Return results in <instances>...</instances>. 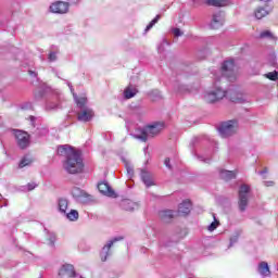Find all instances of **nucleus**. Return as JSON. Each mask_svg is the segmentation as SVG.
<instances>
[{
  "mask_svg": "<svg viewBox=\"0 0 278 278\" xmlns=\"http://www.w3.org/2000/svg\"><path fill=\"white\" fill-rule=\"evenodd\" d=\"M65 84H67V86L74 97V100L76 101L77 108H79L80 110H84V108H88V106H86L88 104V98H86V96L78 98L77 93H75V88H73V84H71V81H68V80H65Z\"/></svg>",
  "mask_w": 278,
  "mask_h": 278,
  "instance_id": "obj_11",
  "label": "nucleus"
},
{
  "mask_svg": "<svg viewBox=\"0 0 278 278\" xmlns=\"http://www.w3.org/2000/svg\"><path fill=\"white\" fill-rule=\"evenodd\" d=\"M141 179L144 186H147V188H150V186H153V178L151 177V173L147 170H141Z\"/></svg>",
  "mask_w": 278,
  "mask_h": 278,
  "instance_id": "obj_24",
  "label": "nucleus"
},
{
  "mask_svg": "<svg viewBox=\"0 0 278 278\" xmlns=\"http://www.w3.org/2000/svg\"><path fill=\"white\" fill-rule=\"evenodd\" d=\"M30 121H31V123H34V121H35L34 116L30 117Z\"/></svg>",
  "mask_w": 278,
  "mask_h": 278,
  "instance_id": "obj_54",
  "label": "nucleus"
},
{
  "mask_svg": "<svg viewBox=\"0 0 278 278\" xmlns=\"http://www.w3.org/2000/svg\"><path fill=\"white\" fill-rule=\"evenodd\" d=\"M164 164H165L166 168H168L169 170L173 168V166H170V159L169 157L165 159Z\"/></svg>",
  "mask_w": 278,
  "mask_h": 278,
  "instance_id": "obj_45",
  "label": "nucleus"
},
{
  "mask_svg": "<svg viewBox=\"0 0 278 278\" xmlns=\"http://www.w3.org/2000/svg\"><path fill=\"white\" fill-rule=\"evenodd\" d=\"M28 74L30 75V77H38V74L31 70L28 71Z\"/></svg>",
  "mask_w": 278,
  "mask_h": 278,
  "instance_id": "obj_47",
  "label": "nucleus"
},
{
  "mask_svg": "<svg viewBox=\"0 0 278 278\" xmlns=\"http://www.w3.org/2000/svg\"><path fill=\"white\" fill-rule=\"evenodd\" d=\"M73 3H79V0H71Z\"/></svg>",
  "mask_w": 278,
  "mask_h": 278,
  "instance_id": "obj_52",
  "label": "nucleus"
},
{
  "mask_svg": "<svg viewBox=\"0 0 278 278\" xmlns=\"http://www.w3.org/2000/svg\"><path fill=\"white\" fill-rule=\"evenodd\" d=\"M198 160H200V162H204V164H210V162H212V159L205 157L203 155H198Z\"/></svg>",
  "mask_w": 278,
  "mask_h": 278,
  "instance_id": "obj_43",
  "label": "nucleus"
},
{
  "mask_svg": "<svg viewBox=\"0 0 278 278\" xmlns=\"http://www.w3.org/2000/svg\"><path fill=\"white\" fill-rule=\"evenodd\" d=\"M37 187H38V185L36 182H29L27 185V190L31 191V190H35Z\"/></svg>",
  "mask_w": 278,
  "mask_h": 278,
  "instance_id": "obj_44",
  "label": "nucleus"
},
{
  "mask_svg": "<svg viewBox=\"0 0 278 278\" xmlns=\"http://www.w3.org/2000/svg\"><path fill=\"white\" fill-rule=\"evenodd\" d=\"M70 9H71V4L64 1L52 2L49 7V11L52 14H68Z\"/></svg>",
  "mask_w": 278,
  "mask_h": 278,
  "instance_id": "obj_7",
  "label": "nucleus"
},
{
  "mask_svg": "<svg viewBox=\"0 0 278 278\" xmlns=\"http://www.w3.org/2000/svg\"><path fill=\"white\" fill-rule=\"evenodd\" d=\"M227 94H229V92L223 90L220 87H217L214 90L207 91L204 99L207 103H216V101L225 99Z\"/></svg>",
  "mask_w": 278,
  "mask_h": 278,
  "instance_id": "obj_6",
  "label": "nucleus"
},
{
  "mask_svg": "<svg viewBox=\"0 0 278 278\" xmlns=\"http://www.w3.org/2000/svg\"><path fill=\"white\" fill-rule=\"evenodd\" d=\"M29 164H31V159H29V156H24L21 160L18 167L20 168H25V166H29Z\"/></svg>",
  "mask_w": 278,
  "mask_h": 278,
  "instance_id": "obj_33",
  "label": "nucleus"
},
{
  "mask_svg": "<svg viewBox=\"0 0 278 278\" xmlns=\"http://www.w3.org/2000/svg\"><path fill=\"white\" fill-rule=\"evenodd\" d=\"M48 134H49V129H47V128H38L37 129V135L39 137L47 136Z\"/></svg>",
  "mask_w": 278,
  "mask_h": 278,
  "instance_id": "obj_40",
  "label": "nucleus"
},
{
  "mask_svg": "<svg viewBox=\"0 0 278 278\" xmlns=\"http://www.w3.org/2000/svg\"><path fill=\"white\" fill-rule=\"evenodd\" d=\"M159 51H162V48H161V47H159Z\"/></svg>",
  "mask_w": 278,
  "mask_h": 278,
  "instance_id": "obj_56",
  "label": "nucleus"
},
{
  "mask_svg": "<svg viewBox=\"0 0 278 278\" xmlns=\"http://www.w3.org/2000/svg\"><path fill=\"white\" fill-rule=\"evenodd\" d=\"M260 38H274L273 33L270 30H264L260 34Z\"/></svg>",
  "mask_w": 278,
  "mask_h": 278,
  "instance_id": "obj_39",
  "label": "nucleus"
},
{
  "mask_svg": "<svg viewBox=\"0 0 278 278\" xmlns=\"http://www.w3.org/2000/svg\"><path fill=\"white\" fill-rule=\"evenodd\" d=\"M15 139L20 149H27L29 147V134L22 130H15Z\"/></svg>",
  "mask_w": 278,
  "mask_h": 278,
  "instance_id": "obj_10",
  "label": "nucleus"
},
{
  "mask_svg": "<svg viewBox=\"0 0 278 278\" xmlns=\"http://www.w3.org/2000/svg\"><path fill=\"white\" fill-rule=\"evenodd\" d=\"M121 207L126 212H134L135 210H138V203L126 199V200H122Z\"/></svg>",
  "mask_w": 278,
  "mask_h": 278,
  "instance_id": "obj_19",
  "label": "nucleus"
},
{
  "mask_svg": "<svg viewBox=\"0 0 278 278\" xmlns=\"http://www.w3.org/2000/svg\"><path fill=\"white\" fill-rule=\"evenodd\" d=\"M172 34L175 36V38H179V36L184 34V31H181V29L179 28H172Z\"/></svg>",
  "mask_w": 278,
  "mask_h": 278,
  "instance_id": "obj_41",
  "label": "nucleus"
},
{
  "mask_svg": "<svg viewBox=\"0 0 278 278\" xmlns=\"http://www.w3.org/2000/svg\"><path fill=\"white\" fill-rule=\"evenodd\" d=\"M121 240H123V237H115L112 240L108 241L106 244L102 248L101 251H104L105 253H112L110 251V249H112V247H114L115 242H121Z\"/></svg>",
  "mask_w": 278,
  "mask_h": 278,
  "instance_id": "obj_27",
  "label": "nucleus"
},
{
  "mask_svg": "<svg viewBox=\"0 0 278 278\" xmlns=\"http://www.w3.org/2000/svg\"><path fill=\"white\" fill-rule=\"evenodd\" d=\"M258 273L262 277H270V266L266 261H262L257 265Z\"/></svg>",
  "mask_w": 278,
  "mask_h": 278,
  "instance_id": "obj_18",
  "label": "nucleus"
},
{
  "mask_svg": "<svg viewBox=\"0 0 278 278\" xmlns=\"http://www.w3.org/2000/svg\"><path fill=\"white\" fill-rule=\"evenodd\" d=\"M125 168L127 170V177L128 179H131L134 177V166L127 161L124 160Z\"/></svg>",
  "mask_w": 278,
  "mask_h": 278,
  "instance_id": "obj_32",
  "label": "nucleus"
},
{
  "mask_svg": "<svg viewBox=\"0 0 278 278\" xmlns=\"http://www.w3.org/2000/svg\"><path fill=\"white\" fill-rule=\"evenodd\" d=\"M215 79H217V80H218V79H220V78L218 77V75H216V74H215Z\"/></svg>",
  "mask_w": 278,
  "mask_h": 278,
  "instance_id": "obj_53",
  "label": "nucleus"
},
{
  "mask_svg": "<svg viewBox=\"0 0 278 278\" xmlns=\"http://www.w3.org/2000/svg\"><path fill=\"white\" fill-rule=\"evenodd\" d=\"M194 2L197 3V0H194Z\"/></svg>",
  "mask_w": 278,
  "mask_h": 278,
  "instance_id": "obj_57",
  "label": "nucleus"
},
{
  "mask_svg": "<svg viewBox=\"0 0 278 278\" xmlns=\"http://www.w3.org/2000/svg\"><path fill=\"white\" fill-rule=\"evenodd\" d=\"M160 18H162V15H156L146 27L144 34H147L150 29H153L155 27L156 23H159Z\"/></svg>",
  "mask_w": 278,
  "mask_h": 278,
  "instance_id": "obj_31",
  "label": "nucleus"
},
{
  "mask_svg": "<svg viewBox=\"0 0 278 278\" xmlns=\"http://www.w3.org/2000/svg\"><path fill=\"white\" fill-rule=\"evenodd\" d=\"M98 190L101 192V194H104V197L116 199V192L112 189V187H110V184L105 181L98 184Z\"/></svg>",
  "mask_w": 278,
  "mask_h": 278,
  "instance_id": "obj_14",
  "label": "nucleus"
},
{
  "mask_svg": "<svg viewBox=\"0 0 278 278\" xmlns=\"http://www.w3.org/2000/svg\"><path fill=\"white\" fill-rule=\"evenodd\" d=\"M27 108L26 106H22V110H26Z\"/></svg>",
  "mask_w": 278,
  "mask_h": 278,
  "instance_id": "obj_55",
  "label": "nucleus"
},
{
  "mask_svg": "<svg viewBox=\"0 0 278 278\" xmlns=\"http://www.w3.org/2000/svg\"><path fill=\"white\" fill-rule=\"evenodd\" d=\"M110 255H112V253H108L101 250L100 252L101 262H108V257H110Z\"/></svg>",
  "mask_w": 278,
  "mask_h": 278,
  "instance_id": "obj_38",
  "label": "nucleus"
},
{
  "mask_svg": "<svg viewBox=\"0 0 278 278\" xmlns=\"http://www.w3.org/2000/svg\"><path fill=\"white\" fill-rule=\"evenodd\" d=\"M225 25V12H216L213 14L210 23L211 29H220Z\"/></svg>",
  "mask_w": 278,
  "mask_h": 278,
  "instance_id": "obj_9",
  "label": "nucleus"
},
{
  "mask_svg": "<svg viewBox=\"0 0 278 278\" xmlns=\"http://www.w3.org/2000/svg\"><path fill=\"white\" fill-rule=\"evenodd\" d=\"M62 104L60 103V97L58 94H53L51 99L46 102V110L51 112V110H60Z\"/></svg>",
  "mask_w": 278,
  "mask_h": 278,
  "instance_id": "obj_15",
  "label": "nucleus"
},
{
  "mask_svg": "<svg viewBox=\"0 0 278 278\" xmlns=\"http://www.w3.org/2000/svg\"><path fill=\"white\" fill-rule=\"evenodd\" d=\"M60 278H78L79 276L75 273V266L73 264H64L59 270Z\"/></svg>",
  "mask_w": 278,
  "mask_h": 278,
  "instance_id": "obj_8",
  "label": "nucleus"
},
{
  "mask_svg": "<svg viewBox=\"0 0 278 278\" xmlns=\"http://www.w3.org/2000/svg\"><path fill=\"white\" fill-rule=\"evenodd\" d=\"M138 94V89L134 87V85H129L125 90H124V97L125 99H134V96Z\"/></svg>",
  "mask_w": 278,
  "mask_h": 278,
  "instance_id": "obj_25",
  "label": "nucleus"
},
{
  "mask_svg": "<svg viewBox=\"0 0 278 278\" xmlns=\"http://www.w3.org/2000/svg\"><path fill=\"white\" fill-rule=\"evenodd\" d=\"M219 136L222 138H229V136H233L236 131H238V121L230 119L228 122H224L218 127Z\"/></svg>",
  "mask_w": 278,
  "mask_h": 278,
  "instance_id": "obj_4",
  "label": "nucleus"
},
{
  "mask_svg": "<svg viewBox=\"0 0 278 278\" xmlns=\"http://www.w3.org/2000/svg\"><path fill=\"white\" fill-rule=\"evenodd\" d=\"M223 77L230 81H236V75H238V67L233 59L225 61L222 65V70L218 71Z\"/></svg>",
  "mask_w": 278,
  "mask_h": 278,
  "instance_id": "obj_3",
  "label": "nucleus"
},
{
  "mask_svg": "<svg viewBox=\"0 0 278 278\" xmlns=\"http://www.w3.org/2000/svg\"><path fill=\"white\" fill-rule=\"evenodd\" d=\"M206 5H212L213 8H225L229 5V0H205Z\"/></svg>",
  "mask_w": 278,
  "mask_h": 278,
  "instance_id": "obj_21",
  "label": "nucleus"
},
{
  "mask_svg": "<svg viewBox=\"0 0 278 278\" xmlns=\"http://www.w3.org/2000/svg\"><path fill=\"white\" fill-rule=\"evenodd\" d=\"M258 1H263L264 3H269V1L271 0H258Z\"/></svg>",
  "mask_w": 278,
  "mask_h": 278,
  "instance_id": "obj_51",
  "label": "nucleus"
},
{
  "mask_svg": "<svg viewBox=\"0 0 278 278\" xmlns=\"http://www.w3.org/2000/svg\"><path fill=\"white\" fill-rule=\"evenodd\" d=\"M267 79H270L271 81H277L278 79V73L277 72H269L265 75Z\"/></svg>",
  "mask_w": 278,
  "mask_h": 278,
  "instance_id": "obj_35",
  "label": "nucleus"
},
{
  "mask_svg": "<svg viewBox=\"0 0 278 278\" xmlns=\"http://www.w3.org/2000/svg\"><path fill=\"white\" fill-rule=\"evenodd\" d=\"M232 103H245L247 99H244V96L241 93H232L231 97L229 98Z\"/></svg>",
  "mask_w": 278,
  "mask_h": 278,
  "instance_id": "obj_30",
  "label": "nucleus"
},
{
  "mask_svg": "<svg viewBox=\"0 0 278 278\" xmlns=\"http://www.w3.org/2000/svg\"><path fill=\"white\" fill-rule=\"evenodd\" d=\"M72 197L78 203H88L90 201V194L86 193V191L81 190L80 188L74 187L72 189Z\"/></svg>",
  "mask_w": 278,
  "mask_h": 278,
  "instance_id": "obj_12",
  "label": "nucleus"
},
{
  "mask_svg": "<svg viewBox=\"0 0 278 278\" xmlns=\"http://www.w3.org/2000/svg\"><path fill=\"white\" fill-rule=\"evenodd\" d=\"M175 92H178V94H185V92H190V89L186 85H180L179 83H176L174 85Z\"/></svg>",
  "mask_w": 278,
  "mask_h": 278,
  "instance_id": "obj_29",
  "label": "nucleus"
},
{
  "mask_svg": "<svg viewBox=\"0 0 278 278\" xmlns=\"http://www.w3.org/2000/svg\"><path fill=\"white\" fill-rule=\"evenodd\" d=\"M94 116V111L90 108H84L80 109V112H78L77 118L81 123H88L92 121V117Z\"/></svg>",
  "mask_w": 278,
  "mask_h": 278,
  "instance_id": "obj_13",
  "label": "nucleus"
},
{
  "mask_svg": "<svg viewBox=\"0 0 278 278\" xmlns=\"http://www.w3.org/2000/svg\"><path fill=\"white\" fill-rule=\"evenodd\" d=\"M270 12H273V5L265 4V7H260L255 10V17L262 20L264 16H268Z\"/></svg>",
  "mask_w": 278,
  "mask_h": 278,
  "instance_id": "obj_16",
  "label": "nucleus"
},
{
  "mask_svg": "<svg viewBox=\"0 0 278 278\" xmlns=\"http://www.w3.org/2000/svg\"><path fill=\"white\" fill-rule=\"evenodd\" d=\"M3 200V195L0 194V201ZM0 207H3V204H0Z\"/></svg>",
  "mask_w": 278,
  "mask_h": 278,
  "instance_id": "obj_50",
  "label": "nucleus"
},
{
  "mask_svg": "<svg viewBox=\"0 0 278 278\" xmlns=\"http://www.w3.org/2000/svg\"><path fill=\"white\" fill-rule=\"evenodd\" d=\"M219 225V222L216 219V216H214V222H212L208 226V231H214L215 229H217Z\"/></svg>",
  "mask_w": 278,
  "mask_h": 278,
  "instance_id": "obj_36",
  "label": "nucleus"
},
{
  "mask_svg": "<svg viewBox=\"0 0 278 278\" xmlns=\"http://www.w3.org/2000/svg\"><path fill=\"white\" fill-rule=\"evenodd\" d=\"M150 94H151L153 101H157V100L162 99V92H160V90H157V89L152 90Z\"/></svg>",
  "mask_w": 278,
  "mask_h": 278,
  "instance_id": "obj_34",
  "label": "nucleus"
},
{
  "mask_svg": "<svg viewBox=\"0 0 278 278\" xmlns=\"http://www.w3.org/2000/svg\"><path fill=\"white\" fill-rule=\"evenodd\" d=\"M219 176H220V179H224V181H231V179H236V172L222 169L219 172Z\"/></svg>",
  "mask_w": 278,
  "mask_h": 278,
  "instance_id": "obj_22",
  "label": "nucleus"
},
{
  "mask_svg": "<svg viewBox=\"0 0 278 278\" xmlns=\"http://www.w3.org/2000/svg\"><path fill=\"white\" fill-rule=\"evenodd\" d=\"M264 186H266L267 188H270L271 186H275V181H265Z\"/></svg>",
  "mask_w": 278,
  "mask_h": 278,
  "instance_id": "obj_46",
  "label": "nucleus"
},
{
  "mask_svg": "<svg viewBox=\"0 0 278 278\" xmlns=\"http://www.w3.org/2000/svg\"><path fill=\"white\" fill-rule=\"evenodd\" d=\"M63 216H65L67 220H71L72 223L79 220V212H77V210H71L68 213L64 214Z\"/></svg>",
  "mask_w": 278,
  "mask_h": 278,
  "instance_id": "obj_28",
  "label": "nucleus"
},
{
  "mask_svg": "<svg viewBox=\"0 0 278 278\" xmlns=\"http://www.w3.org/2000/svg\"><path fill=\"white\" fill-rule=\"evenodd\" d=\"M53 244H54V240L52 238V239H50V245L53 247Z\"/></svg>",
  "mask_w": 278,
  "mask_h": 278,
  "instance_id": "obj_49",
  "label": "nucleus"
},
{
  "mask_svg": "<svg viewBox=\"0 0 278 278\" xmlns=\"http://www.w3.org/2000/svg\"><path fill=\"white\" fill-rule=\"evenodd\" d=\"M251 192V187L249 185H241L239 188V210L240 212H245L249 205V194Z\"/></svg>",
  "mask_w": 278,
  "mask_h": 278,
  "instance_id": "obj_5",
  "label": "nucleus"
},
{
  "mask_svg": "<svg viewBox=\"0 0 278 278\" xmlns=\"http://www.w3.org/2000/svg\"><path fill=\"white\" fill-rule=\"evenodd\" d=\"M240 238V232H236V235H233L230 238V244L229 247H233L236 244V242H238V239Z\"/></svg>",
  "mask_w": 278,
  "mask_h": 278,
  "instance_id": "obj_37",
  "label": "nucleus"
},
{
  "mask_svg": "<svg viewBox=\"0 0 278 278\" xmlns=\"http://www.w3.org/2000/svg\"><path fill=\"white\" fill-rule=\"evenodd\" d=\"M268 173V168H264L263 170L258 172V175H266Z\"/></svg>",
  "mask_w": 278,
  "mask_h": 278,
  "instance_id": "obj_48",
  "label": "nucleus"
},
{
  "mask_svg": "<svg viewBox=\"0 0 278 278\" xmlns=\"http://www.w3.org/2000/svg\"><path fill=\"white\" fill-rule=\"evenodd\" d=\"M191 210H192V202H190V200H185L178 206V214H180L181 216H188Z\"/></svg>",
  "mask_w": 278,
  "mask_h": 278,
  "instance_id": "obj_17",
  "label": "nucleus"
},
{
  "mask_svg": "<svg viewBox=\"0 0 278 278\" xmlns=\"http://www.w3.org/2000/svg\"><path fill=\"white\" fill-rule=\"evenodd\" d=\"M49 62H55L58 60V53L50 52L48 56Z\"/></svg>",
  "mask_w": 278,
  "mask_h": 278,
  "instance_id": "obj_42",
  "label": "nucleus"
},
{
  "mask_svg": "<svg viewBox=\"0 0 278 278\" xmlns=\"http://www.w3.org/2000/svg\"><path fill=\"white\" fill-rule=\"evenodd\" d=\"M58 210L60 214H66V211L68 210V200L66 198H60L58 200Z\"/></svg>",
  "mask_w": 278,
  "mask_h": 278,
  "instance_id": "obj_23",
  "label": "nucleus"
},
{
  "mask_svg": "<svg viewBox=\"0 0 278 278\" xmlns=\"http://www.w3.org/2000/svg\"><path fill=\"white\" fill-rule=\"evenodd\" d=\"M58 155L65 157L63 162V168L70 175H77L84 172V159L81 157V151L75 148L64 144L58 148Z\"/></svg>",
  "mask_w": 278,
  "mask_h": 278,
  "instance_id": "obj_1",
  "label": "nucleus"
},
{
  "mask_svg": "<svg viewBox=\"0 0 278 278\" xmlns=\"http://www.w3.org/2000/svg\"><path fill=\"white\" fill-rule=\"evenodd\" d=\"M164 129L163 122H155L152 125H148L143 128H136L134 132L130 134L132 138L136 140H140L141 142H147L149 138H154Z\"/></svg>",
  "mask_w": 278,
  "mask_h": 278,
  "instance_id": "obj_2",
  "label": "nucleus"
},
{
  "mask_svg": "<svg viewBox=\"0 0 278 278\" xmlns=\"http://www.w3.org/2000/svg\"><path fill=\"white\" fill-rule=\"evenodd\" d=\"M159 216L163 223H170L173 220V217L175 216V212L170 210L161 211L159 213Z\"/></svg>",
  "mask_w": 278,
  "mask_h": 278,
  "instance_id": "obj_20",
  "label": "nucleus"
},
{
  "mask_svg": "<svg viewBox=\"0 0 278 278\" xmlns=\"http://www.w3.org/2000/svg\"><path fill=\"white\" fill-rule=\"evenodd\" d=\"M49 92H51L50 87L43 85V87L35 93L36 101H40V99H42V97H46V94H49Z\"/></svg>",
  "mask_w": 278,
  "mask_h": 278,
  "instance_id": "obj_26",
  "label": "nucleus"
}]
</instances>
